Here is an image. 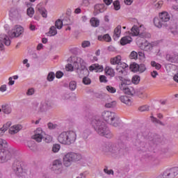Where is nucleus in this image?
Instances as JSON below:
<instances>
[{
  "instance_id": "39",
  "label": "nucleus",
  "mask_w": 178,
  "mask_h": 178,
  "mask_svg": "<svg viewBox=\"0 0 178 178\" xmlns=\"http://www.w3.org/2000/svg\"><path fill=\"white\" fill-rule=\"evenodd\" d=\"M55 26L56 29H58V30H60V29H62V27L63 26V22L58 19L56 21Z\"/></svg>"
},
{
  "instance_id": "5",
  "label": "nucleus",
  "mask_w": 178,
  "mask_h": 178,
  "mask_svg": "<svg viewBox=\"0 0 178 178\" xmlns=\"http://www.w3.org/2000/svg\"><path fill=\"white\" fill-rule=\"evenodd\" d=\"M81 159V155L80 154H76L74 152H70L65 154L63 157V165L66 168L72 165L73 162H77Z\"/></svg>"
},
{
  "instance_id": "13",
  "label": "nucleus",
  "mask_w": 178,
  "mask_h": 178,
  "mask_svg": "<svg viewBox=\"0 0 178 178\" xmlns=\"http://www.w3.org/2000/svg\"><path fill=\"white\" fill-rule=\"evenodd\" d=\"M24 32V29L23 27L22 26H15V29H13L11 31H8V35H10V37L11 38H17V37H20V35H22V34H23Z\"/></svg>"
},
{
  "instance_id": "47",
  "label": "nucleus",
  "mask_w": 178,
  "mask_h": 178,
  "mask_svg": "<svg viewBox=\"0 0 178 178\" xmlns=\"http://www.w3.org/2000/svg\"><path fill=\"white\" fill-rule=\"evenodd\" d=\"M151 66H152V67H155V69H156V70H159V69H161V67H162V65H161V64L157 63L155 61L151 62Z\"/></svg>"
},
{
  "instance_id": "41",
  "label": "nucleus",
  "mask_w": 178,
  "mask_h": 178,
  "mask_svg": "<svg viewBox=\"0 0 178 178\" xmlns=\"http://www.w3.org/2000/svg\"><path fill=\"white\" fill-rule=\"evenodd\" d=\"M138 111L140 112H148L149 111V106L148 105H143L138 108Z\"/></svg>"
},
{
  "instance_id": "40",
  "label": "nucleus",
  "mask_w": 178,
  "mask_h": 178,
  "mask_svg": "<svg viewBox=\"0 0 178 178\" xmlns=\"http://www.w3.org/2000/svg\"><path fill=\"white\" fill-rule=\"evenodd\" d=\"M116 70H117V72H118V73L120 74H123L124 76H126V74H127V72L126 71V70H124L118 65L116 67Z\"/></svg>"
},
{
  "instance_id": "48",
  "label": "nucleus",
  "mask_w": 178,
  "mask_h": 178,
  "mask_svg": "<svg viewBox=\"0 0 178 178\" xmlns=\"http://www.w3.org/2000/svg\"><path fill=\"white\" fill-rule=\"evenodd\" d=\"M47 79L48 81H54V79H55V73L52 72H49Z\"/></svg>"
},
{
  "instance_id": "57",
  "label": "nucleus",
  "mask_w": 178,
  "mask_h": 178,
  "mask_svg": "<svg viewBox=\"0 0 178 178\" xmlns=\"http://www.w3.org/2000/svg\"><path fill=\"white\" fill-rule=\"evenodd\" d=\"M175 152H172V151H170V150H168L165 154V156L166 158H170L172 156H173V155H175Z\"/></svg>"
},
{
  "instance_id": "21",
  "label": "nucleus",
  "mask_w": 178,
  "mask_h": 178,
  "mask_svg": "<svg viewBox=\"0 0 178 178\" xmlns=\"http://www.w3.org/2000/svg\"><path fill=\"white\" fill-rule=\"evenodd\" d=\"M97 39L99 41H106V42H111V41H112V38H111V35L108 33L103 35H99Z\"/></svg>"
},
{
  "instance_id": "4",
  "label": "nucleus",
  "mask_w": 178,
  "mask_h": 178,
  "mask_svg": "<svg viewBox=\"0 0 178 178\" xmlns=\"http://www.w3.org/2000/svg\"><path fill=\"white\" fill-rule=\"evenodd\" d=\"M102 118L106 123L111 124L114 127L119 126L120 118L114 112L104 111L102 114Z\"/></svg>"
},
{
  "instance_id": "20",
  "label": "nucleus",
  "mask_w": 178,
  "mask_h": 178,
  "mask_svg": "<svg viewBox=\"0 0 178 178\" xmlns=\"http://www.w3.org/2000/svg\"><path fill=\"white\" fill-rule=\"evenodd\" d=\"M22 130V125L17 124V125H13L9 129L10 134H16L17 133H19Z\"/></svg>"
},
{
  "instance_id": "19",
  "label": "nucleus",
  "mask_w": 178,
  "mask_h": 178,
  "mask_svg": "<svg viewBox=\"0 0 178 178\" xmlns=\"http://www.w3.org/2000/svg\"><path fill=\"white\" fill-rule=\"evenodd\" d=\"M90 72H94V70L96 72H101L104 70V67L102 65H100L99 64H92L89 67Z\"/></svg>"
},
{
  "instance_id": "26",
  "label": "nucleus",
  "mask_w": 178,
  "mask_h": 178,
  "mask_svg": "<svg viewBox=\"0 0 178 178\" xmlns=\"http://www.w3.org/2000/svg\"><path fill=\"white\" fill-rule=\"evenodd\" d=\"M122 61V56H117L111 59V65H120V62Z\"/></svg>"
},
{
  "instance_id": "32",
  "label": "nucleus",
  "mask_w": 178,
  "mask_h": 178,
  "mask_svg": "<svg viewBox=\"0 0 178 178\" xmlns=\"http://www.w3.org/2000/svg\"><path fill=\"white\" fill-rule=\"evenodd\" d=\"M48 35L52 36V35H56L58 34V31H56V27L54 26H51L49 29V31L47 33Z\"/></svg>"
},
{
  "instance_id": "12",
  "label": "nucleus",
  "mask_w": 178,
  "mask_h": 178,
  "mask_svg": "<svg viewBox=\"0 0 178 178\" xmlns=\"http://www.w3.org/2000/svg\"><path fill=\"white\" fill-rule=\"evenodd\" d=\"M10 39H9V37L6 35L5 33L0 34V49L1 51H3L5 49V46L9 47L10 45ZM4 44V45H3Z\"/></svg>"
},
{
  "instance_id": "31",
  "label": "nucleus",
  "mask_w": 178,
  "mask_h": 178,
  "mask_svg": "<svg viewBox=\"0 0 178 178\" xmlns=\"http://www.w3.org/2000/svg\"><path fill=\"white\" fill-rule=\"evenodd\" d=\"M90 23L92 27H98V26H99V19H97L95 17H92L90 20Z\"/></svg>"
},
{
  "instance_id": "25",
  "label": "nucleus",
  "mask_w": 178,
  "mask_h": 178,
  "mask_svg": "<svg viewBox=\"0 0 178 178\" xmlns=\"http://www.w3.org/2000/svg\"><path fill=\"white\" fill-rule=\"evenodd\" d=\"M131 41H133V39L131 38V37L125 36L120 40V44L121 45H127V44H130Z\"/></svg>"
},
{
  "instance_id": "37",
  "label": "nucleus",
  "mask_w": 178,
  "mask_h": 178,
  "mask_svg": "<svg viewBox=\"0 0 178 178\" xmlns=\"http://www.w3.org/2000/svg\"><path fill=\"white\" fill-rule=\"evenodd\" d=\"M153 47H152V44L151 43H147L145 42L144 44V51H147V52L149 51H152Z\"/></svg>"
},
{
  "instance_id": "59",
  "label": "nucleus",
  "mask_w": 178,
  "mask_h": 178,
  "mask_svg": "<svg viewBox=\"0 0 178 178\" xmlns=\"http://www.w3.org/2000/svg\"><path fill=\"white\" fill-rule=\"evenodd\" d=\"M138 56L140 60H144V59H145V54L143 51H138Z\"/></svg>"
},
{
  "instance_id": "49",
  "label": "nucleus",
  "mask_w": 178,
  "mask_h": 178,
  "mask_svg": "<svg viewBox=\"0 0 178 178\" xmlns=\"http://www.w3.org/2000/svg\"><path fill=\"white\" fill-rule=\"evenodd\" d=\"M27 15L29 16V17H33V15H34V8L32 7H30L27 9Z\"/></svg>"
},
{
  "instance_id": "45",
  "label": "nucleus",
  "mask_w": 178,
  "mask_h": 178,
  "mask_svg": "<svg viewBox=\"0 0 178 178\" xmlns=\"http://www.w3.org/2000/svg\"><path fill=\"white\" fill-rule=\"evenodd\" d=\"M76 60L78 61V63H79V65L81 66L80 68L87 67L86 66V62L84 61V60H83V58H78Z\"/></svg>"
},
{
  "instance_id": "44",
  "label": "nucleus",
  "mask_w": 178,
  "mask_h": 178,
  "mask_svg": "<svg viewBox=\"0 0 178 178\" xmlns=\"http://www.w3.org/2000/svg\"><path fill=\"white\" fill-rule=\"evenodd\" d=\"M129 58L130 59H138V54L136 51H133L131 52Z\"/></svg>"
},
{
  "instance_id": "16",
  "label": "nucleus",
  "mask_w": 178,
  "mask_h": 178,
  "mask_svg": "<svg viewBox=\"0 0 178 178\" xmlns=\"http://www.w3.org/2000/svg\"><path fill=\"white\" fill-rule=\"evenodd\" d=\"M136 146L138 147V151H141L142 152H147L149 151V148L145 142H140V140H136Z\"/></svg>"
},
{
  "instance_id": "42",
  "label": "nucleus",
  "mask_w": 178,
  "mask_h": 178,
  "mask_svg": "<svg viewBox=\"0 0 178 178\" xmlns=\"http://www.w3.org/2000/svg\"><path fill=\"white\" fill-rule=\"evenodd\" d=\"M82 82L85 86H90L91 84V79L88 76H84L83 78Z\"/></svg>"
},
{
  "instance_id": "11",
  "label": "nucleus",
  "mask_w": 178,
  "mask_h": 178,
  "mask_svg": "<svg viewBox=\"0 0 178 178\" xmlns=\"http://www.w3.org/2000/svg\"><path fill=\"white\" fill-rule=\"evenodd\" d=\"M51 170H53V172H54V173L56 175H60V173H62V161L60 159L54 160L52 163Z\"/></svg>"
},
{
  "instance_id": "62",
  "label": "nucleus",
  "mask_w": 178,
  "mask_h": 178,
  "mask_svg": "<svg viewBox=\"0 0 178 178\" xmlns=\"http://www.w3.org/2000/svg\"><path fill=\"white\" fill-rule=\"evenodd\" d=\"M104 173H106V175H113V170H108V167H105L104 169Z\"/></svg>"
},
{
  "instance_id": "56",
  "label": "nucleus",
  "mask_w": 178,
  "mask_h": 178,
  "mask_svg": "<svg viewBox=\"0 0 178 178\" xmlns=\"http://www.w3.org/2000/svg\"><path fill=\"white\" fill-rule=\"evenodd\" d=\"M118 66V67H121V69H124L125 71L129 69V65L125 63H120Z\"/></svg>"
},
{
  "instance_id": "38",
  "label": "nucleus",
  "mask_w": 178,
  "mask_h": 178,
  "mask_svg": "<svg viewBox=\"0 0 178 178\" xmlns=\"http://www.w3.org/2000/svg\"><path fill=\"white\" fill-rule=\"evenodd\" d=\"M102 150L103 152H110L111 151V145L104 144L102 147Z\"/></svg>"
},
{
  "instance_id": "24",
  "label": "nucleus",
  "mask_w": 178,
  "mask_h": 178,
  "mask_svg": "<svg viewBox=\"0 0 178 178\" xmlns=\"http://www.w3.org/2000/svg\"><path fill=\"white\" fill-rule=\"evenodd\" d=\"M104 72L106 73V76H109L110 77H115V70H113L111 67H106Z\"/></svg>"
},
{
  "instance_id": "34",
  "label": "nucleus",
  "mask_w": 178,
  "mask_h": 178,
  "mask_svg": "<svg viewBox=\"0 0 178 178\" xmlns=\"http://www.w3.org/2000/svg\"><path fill=\"white\" fill-rule=\"evenodd\" d=\"M90 134H91V130L90 129H85L83 132L82 133V138L83 140H87L88 137L90 136Z\"/></svg>"
},
{
  "instance_id": "51",
  "label": "nucleus",
  "mask_w": 178,
  "mask_h": 178,
  "mask_svg": "<svg viewBox=\"0 0 178 178\" xmlns=\"http://www.w3.org/2000/svg\"><path fill=\"white\" fill-rule=\"evenodd\" d=\"M59 149H60V145L55 144L53 145V147H52L53 152H54V153L58 152Z\"/></svg>"
},
{
  "instance_id": "61",
  "label": "nucleus",
  "mask_w": 178,
  "mask_h": 178,
  "mask_svg": "<svg viewBox=\"0 0 178 178\" xmlns=\"http://www.w3.org/2000/svg\"><path fill=\"white\" fill-rule=\"evenodd\" d=\"M99 81L100 83H108V80L106 79V77L105 76V75L99 76Z\"/></svg>"
},
{
  "instance_id": "14",
  "label": "nucleus",
  "mask_w": 178,
  "mask_h": 178,
  "mask_svg": "<svg viewBox=\"0 0 178 178\" xmlns=\"http://www.w3.org/2000/svg\"><path fill=\"white\" fill-rule=\"evenodd\" d=\"M44 136H45V133L42 131V129L38 128L35 131V134L32 136V138L35 140L36 143H41L44 138Z\"/></svg>"
},
{
  "instance_id": "23",
  "label": "nucleus",
  "mask_w": 178,
  "mask_h": 178,
  "mask_svg": "<svg viewBox=\"0 0 178 178\" xmlns=\"http://www.w3.org/2000/svg\"><path fill=\"white\" fill-rule=\"evenodd\" d=\"M122 33V26L118 25L114 30L113 40H116L117 38L120 37V34Z\"/></svg>"
},
{
  "instance_id": "8",
  "label": "nucleus",
  "mask_w": 178,
  "mask_h": 178,
  "mask_svg": "<svg viewBox=\"0 0 178 178\" xmlns=\"http://www.w3.org/2000/svg\"><path fill=\"white\" fill-rule=\"evenodd\" d=\"M178 175V167H173L165 170L163 174L159 175L156 178H175Z\"/></svg>"
},
{
  "instance_id": "55",
  "label": "nucleus",
  "mask_w": 178,
  "mask_h": 178,
  "mask_svg": "<svg viewBox=\"0 0 178 178\" xmlns=\"http://www.w3.org/2000/svg\"><path fill=\"white\" fill-rule=\"evenodd\" d=\"M146 70H147V67H145V64L139 65L138 72H140V73H144V72Z\"/></svg>"
},
{
  "instance_id": "17",
  "label": "nucleus",
  "mask_w": 178,
  "mask_h": 178,
  "mask_svg": "<svg viewBox=\"0 0 178 178\" xmlns=\"http://www.w3.org/2000/svg\"><path fill=\"white\" fill-rule=\"evenodd\" d=\"M76 73L80 79H83V77H86L88 76V74H90V71H88V69L86 67L78 69Z\"/></svg>"
},
{
  "instance_id": "58",
  "label": "nucleus",
  "mask_w": 178,
  "mask_h": 178,
  "mask_svg": "<svg viewBox=\"0 0 178 178\" xmlns=\"http://www.w3.org/2000/svg\"><path fill=\"white\" fill-rule=\"evenodd\" d=\"M12 126V122H8L7 123L4 124L2 127L3 129L6 131Z\"/></svg>"
},
{
  "instance_id": "54",
  "label": "nucleus",
  "mask_w": 178,
  "mask_h": 178,
  "mask_svg": "<svg viewBox=\"0 0 178 178\" xmlns=\"http://www.w3.org/2000/svg\"><path fill=\"white\" fill-rule=\"evenodd\" d=\"M132 83H134V84H138V83H140V76L138 75L134 76L132 77Z\"/></svg>"
},
{
  "instance_id": "63",
  "label": "nucleus",
  "mask_w": 178,
  "mask_h": 178,
  "mask_svg": "<svg viewBox=\"0 0 178 178\" xmlns=\"http://www.w3.org/2000/svg\"><path fill=\"white\" fill-rule=\"evenodd\" d=\"M34 92H35L34 88H31L27 90L26 95H33Z\"/></svg>"
},
{
  "instance_id": "64",
  "label": "nucleus",
  "mask_w": 178,
  "mask_h": 178,
  "mask_svg": "<svg viewBox=\"0 0 178 178\" xmlns=\"http://www.w3.org/2000/svg\"><path fill=\"white\" fill-rule=\"evenodd\" d=\"M90 42L89 41H83L81 44L82 48H87L90 46Z\"/></svg>"
},
{
  "instance_id": "50",
  "label": "nucleus",
  "mask_w": 178,
  "mask_h": 178,
  "mask_svg": "<svg viewBox=\"0 0 178 178\" xmlns=\"http://www.w3.org/2000/svg\"><path fill=\"white\" fill-rule=\"evenodd\" d=\"M106 88L107 91H108V92H111V94H115V92H116V88L113 86H107Z\"/></svg>"
},
{
  "instance_id": "52",
  "label": "nucleus",
  "mask_w": 178,
  "mask_h": 178,
  "mask_svg": "<svg viewBox=\"0 0 178 178\" xmlns=\"http://www.w3.org/2000/svg\"><path fill=\"white\" fill-rule=\"evenodd\" d=\"M43 141H44L45 143H51V141H52V137H51V136L49 135H44V138H43Z\"/></svg>"
},
{
  "instance_id": "18",
  "label": "nucleus",
  "mask_w": 178,
  "mask_h": 178,
  "mask_svg": "<svg viewBox=\"0 0 178 178\" xmlns=\"http://www.w3.org/2000/svg\"><path fill=\"white\" fill-rule=\"evenodd\" d=\"M111 155L113 156H120V154L122 152V149L118 148L116 145H111L110 147V152Z\"/></svg>"
},
{
  "instance_id": "2",
  "label": "nucleus",
  "mask_w": 178,
  "mask_h": 178,
  "mask_svg": "<svg viewBox=\"0 0 178 178\" xmlns=\"http://www.w3.org/2000/svg\"><path fill=\"white\" fill-rule=\"evenodd\" d=\"M7 147L8 143L6 140L0 138V148H3L0 149V163H5V162L12 159L13 152L12 149H6Z\"/></svg>"
},
{
  "instance_id": "46",
  "label": "nucleus",
  "mask_w": 178,
  "mask_h": 178,
  "mask_svg": "<svg viewBox=\"0 0 178 178\" xmlns=\"http://www.w3.org/2000/svg\"><path fill=\"white\" fill-rule=\"evenodd\" d=\"M76 60L78 61V63H79V65L81 66L80 68L87 67L86 66V62L84 61V60H83V58H78Z\"/></svg>"
},
{
  "instance_id": "28",
  "label": "nucleus",
  "mask_w": 178,
  "mask_h": 178,
  "mask_svg": "<svg viewBox=\"0 0 178 178\" xmlns=\"http://www.w3.org/2000/svg\"><path fill=\"white\" fill-rule=\"evenodd\" d=\"M124 94H127V95H134L136 94V90H134V88L133 87H126L125 90H124Z\"/></svg>"
},
{
  "instance_id": "15",
  "label": "nucleus",
  "mask_w": 178,
  "mask_h": 178,
  "mask_svg": "<svg viewBox=\"0 0 178 178\" xmlns=\"http://www.w3.org/2000/svg\"><path fill=\"white\" fill-rule=\"evenodd\" d=\"M106 5H105L104 3L95 5L93 12L94 16H97L99 15V13H104V12L106 10Z\"/></svg>"
},
{
  "instance_id": "33",
  "label": "nucleus",
  "mask_w": 178,
  "mask_h": 178,
  "mask_svg": "<svg viewBox=\"0 0 178 178\" xmlns=\"http://www.w3.org/2000/svg\"><path fill=\"white\" fill-rule=\"evenodd\" d=\"M129 68L131 70V72H138L139 65L136 63H133L129 65Z\"/></svg>"
},
{
  "instance_id": "10",
  "label": "nucleus",
  "mask_w": 178,
  "mask_h": 178,
  "mask_svg": "<svg viewBox=\"0 0 178 178\" xmlns=\"http://www.w3.org/2000/svg\"><path fill=\"white\" fill-rule=\"evenodd\" d=\"M162 143V137L156 134H151L149 138V145L150 147L158 145Z\"/></svg>"
},
{
  "instance_id": "3",
  "label": "nucleus",
  "mask_w": 178,
  "mask_h": 178,
  "mask_svg": "<svg viewBox=\"0 0 178 178\" xmlns=\"http://www.w3.org/2000/svg\"><path fill=\"white\" fill-rule=\"evenodd\" d=\"M76 140H77V135L73 131L63 132L58 137V140L60 144H64L65 145L74 144Z\"/></svg>"
},
{
  "instance_id": "29",
  "label": "nucleus",
  "mask_w": 178,
  "mask_h": 178,
  "mask_svg": "<svg viewBox=\"0 0 178 178\" xmlns=\"http://www.w3.org/2000/svg\"><path fill=\"white\" fill-rule=\"evenodd\" d=\"M166 60L170 62L171 63H176V55L167 54L165 56Z\"/></svg>"
},
{
  "instance_id": "27",
  "label": "nucleus",
  "mask_w": 178,
  "mask_h": 178,
  "mask_svg": "<svg viewBox=\"0 0 178 178\" xmlns=\"http://www.w3.org/2000/svg\"><path fill=\"white\" fill-rule=\"evenodd\" d=\"M26 145L27 147L29 148V149H31V151H35V142H34V140H28L26 143Z\"/></svg>"
},
{
  "instance_id": "60",
  "label": "nucleus",
  "mask_w": 178,
  "mask_h": 178,
  "mask_svg": "<svg viewBox=\"0 0 178 178\" xmlns=\"http://www.w3.org/2000/svg\"><path fill=\"white\" fill-rule=\"evenodd\" d=\"M115 105H116V102H111L110 103H106L105 104V107L106 108H113Z\"/></svg>"
},
{
  "instance_id": "53",
  "label": "nucleus",
  "mask_w": 178,
  "mask_h": 178,
  "mask_svg": "<svg viewBox=\"0 0 178 178\" xmlns=\"http://www.w3.org/2000/svg\"><path fill=\"white\" fill-rule=\"evenodd\" d=\"M170 33L173 34V35H178V31H177V26H175V28L172 26L170 29Z\"/></svg>"
},
{
  "instance_id": "6",
  "label": "nucleus",
  "mask_w": 178,
  "mask_h": 178,
  "mask_svg": "<svg viewBox=\"0 0 178 178\" xmlns=\"http://www.w3.org/2000/svg\"><path fill=\"white\" fill-rule=\"evenodd\" d=\"M23 161L15 160L13 163L12 169L18 177H22L26 175V170L23 169Z\"/></svg>"
},
{
  "instance_id": "22",
  "label": "nucleus",
  "mask_w": 178,
  "mask_h": 178,
  "mask_svg": "<svg viewBox=\"0 0 178 178\" xmlns=\"http://www.w3.org/2000/svg\"><path fill=\"white\" fill-rule=\"evenodd\" d=\"M120 100L122 104H125V105H127L128 106H131V99L127 96H120Z\"/></svg>"
},
{
  "instance_id": "7",
  "label": "nucleus",
  "mask_w": 178,
  "mask_h": 178,
  "mask_svg": "<svg viewBox=\"0 0 178 178\" xmlns=\"http://www.w3.org/2000/svg\"><path fill=\"white\" fill-rule=\"evenodd\" d=\"M170 20V16H169V13L168 12H163L159 15V18L154 17V24L158 29H161L166 22H169Z\"/></svg>"
},
{
  "instance_id": "30",
  "label": "nucleus",
  "mask_w": 178,
  "mask_h": 178,
  "mask_svg": "<svg viewBox=\"0 0 178 178\" xmlns=\"http://www.w3.org/2000/svg\"><path fill=\"white\" fill-rule=\"evenodd\" d=\"M1 108L3 113H6V115H9V113H12V107H10L9 105H3Z\"/></svg>"
},
{
  "instance_id": "9",
  "label": "nucleus",
  "mask_w": 178,
  "mask_h": 178,
  "mask_svg": "<svg viewBox=\"0 0 178 178\" xmlns=\"http://www.w3.org/2000/svg\"><path fill=\"white\" fill-rule=\"evenodd\" d=\"M143 26H140V27L134 25L131 29V33L130 35H132L133 37H137L138 35L140 38H147L151 37V35L147 34L145 32H141L140 31V29H141Z\"/></svg>"
},
{
  "instance_id": "43",
  "label": "nucleus",
  "mask_w": 178,
  "mask_h": 178,
  "mask_svg": "<svg viewBox=\"0 0 178 178\" xmlns=\"http://www.w3.org/2000/svg\"><path fill=\"white\" fill-rule=\"evenodd\" d=\"M115 10H119L120 9V1L116 0L113 3Z\"/></svg>"
},
{
  "instance_id": "35",
  "label": "nucleus",
  "mask_w": 178,
  "mask_h": 178,
  "mask_svg": "<svg viewBox=\"0 0 178 178\" xmlns=\"http://www.w3.org/2000/svg\"><path fill=\"white\" fill-rule=\"evenodd\" d=\"M69 88L71 91H74L77 88V82L76 81H72L70 82Z\"/></svg>"
},
{
  "instance_id": "1",
  "label": "nucleus",
  "mask_w": 178,
  "mask_h": 178,
  "mask_svg": "<svg viewBox=\"0 0 178 178\" xmlns=\"http://www.w3.org/2000/svg\"><path fill=\"white\" fill-rule=\"evenodd\" d=\"M90 124L95 129L96 133L101 136L102 137H105L106 138H112L113 134L109 130V128L106 127V124L104 121L99 120L97 118H92L90 119Z\"/></svg>"
},
{
  "instance_id": "36",
  "label": "nucleus",
  "mask_w": 178,
  "mask_h": 178,
  "mask_svg": "<svg viewBox=\"0 0 178 178\" xmlns=\"http://www.w3.org/2000/svg\"><path fill=\"white\" fill-rule=\"evenodd\" d=\"M38 12L42 16V17H47V10L45 8L42 7L38 8Z\"/></svg>"
}]
</instances>
